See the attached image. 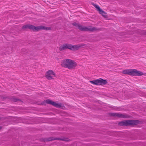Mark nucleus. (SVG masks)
I'll use <instances>...</instances> for the list:
<instances>
[{"mask_svg":"<svg viewBox=\"0 0 146 146\" xmlns=\"http://www.w3.org/2000/svg\"><path fill=\"white\" fill-rule=\"evenodd\" d=\"M61 65L63 67L71 69L75 68L77 65V63L73 60L66 59L62 61Z\"/></svg>","mask_w":146,"mask_h":146,"instance_id":"1","label":"nucleus"},{"mask_svg":"<svg viewBox=\"0 0 146 146\" xmlns=\"http://www.w3.org/2000/svg\"><path fill=\"white\" fill-rule=\"evenodd\" d=\"M80 46L79 45H73L69 44H65L61 45L59 47V49L62 51L67 49H69L71 50H78Z\"/></svg>","mask_w":146,"mask_h":146,"instance_id":"2","label":"nucleus"},{"mask_svg":"<svg viewBox=\"0 0 146 146\" xmlns=\"http://www.w3.org/2000/svg\"><path fill=\"white\" fill-rule=\"evenodd\" d=\"M22 28L23 29L29 28L34 31H38L42 29L48 30L50 29V27H46L43 26L36 27L34 26L30 25H24L23 27Z\"/></svg>","mask_w":146,"mask_h":146,"instance_id":"3","label":"nucleus"},{"mask_svg":"<svg viewBox=\"0 0 146 146\" xmlns=\"http://www.w3.org/2000/svg\"><path fill=\"white\" fill-rule=\"evenodd\" d=\"M73 25L78 27V29L82 31H95L97 30L95 27H88L83 26L78 24L74 23H73Z\"/></svg>","mask_w":146,"mask_h":146,"instance_id":"4","label":"nucleus"},{"mask_svg":"<svg viewBox=\"0 0 146 146\" xmlns=\"http://www.w3.org/2000/svg\"><path fill=\"white\" fill-rule=\"evenodd\" d=\"M139 122L138 120H125L119 122V124L121 126L133 125H137Z\"/></svg>","mask_w":146,"mask_h":146,"instance_id":"5","label":"nucleus"},{"mask_svg":"<svg viewBox=\"0 0 146 146\" xmlns=\"http://www.w3.org/2000/svg\"><path fill=\"white\" fill-rule=\"evenodd\" d=\"M90 82L92 84L96 85L106 84L107 83V81L101 78L95 80L93 81H90Z\"/></svg>","mask_w":146,"mask_h":146,"instance_id":"6","label":"nucleus"},{"mask_svg":"<svg viewBox=\"0 0 146 146\" xmlns=\"http://www.w3.org/2000/svg\"><path fill=\"white\" fill-rule=\"evenodd\" d=\"M129 75L132 76H141L144 75V74L142 72L138 71L136 69H130Z\"/></svg>","mask_w":146,"mask_h":146,"instance_id":"7","label":"nucleus"},{"mask_svg":"<svg viewBox=\"0 0 146 146\" xmlns=\"http://www.w3.org/2000/svg\"><path fill=\"white\" fill-rule=\"evenodd\" d=\"M56 76L55 73L52 70L48 71L46 73L45 77L49 80L54 79V77Z\"/></svg>","mask_w":146,"mask_h":146,"instance_id":"8","label":"nucleus"},{"mask_svg":"<svg viewBox=\"0 0 146 146\" xmlns=\"http://www.w3.org/2000/svg\"><path fill=\"white\" fill-rule=\"evenodd\" d=\"M45 102L47 104L52 105L56 108H60L62 107L61 104L57 103L56 102L52 101L49 99L46 100Z\"/></svg>","mask_w":146,"mask_h":146,"instance_id":"9","label":"nucleus"},{"mask_svg":"<svg viewBox=\"0 0 146 146\" xmlns=\"http://www.w3.org/2000/svg\"><path fill=\"white\" fill-rule=\"evenodd\" d=\"M111 115L113 116H116L120 118H126L127 117L126 115L119 113H112Z\"/></svg>","mask_w":146,"mask_h":146,"instance_id":"10","label":"nucleus"},{"mask_svg":"<svg viewBox=\"0 0 146 146\" xmlns=\"http://www.w3.org/2000/svg\"><path fill=\"white\" fill-rule=\"evenodd\" d=\"M99 13L102 15L104 17L106 18L107 17V14L101 9L99 11Z\"/></svg>","mask_w":146,"mask_h":146,"instance_id":"11","label":"nucleus"},{"mask_svg":"<svg viewBox=\"0 0 146 146\" xmlns=\"http://www.w3.org/2000/svg\"><path fill=\"white\" fill-rule=\"evenodd\" d=\"M130 69H126L122 71V73L123 74H128L129 75Z\"/></svg>","mask_w":146,"mask_h":146,"instance_id":"12","label":"nucleus"},{"mask_svg":"<svg viewBox=\"0 0 146 146\" xmlns=\"http://www.w3.org/2000/svg\"><path fill=\"white\" fill-rule=\"evenodd\" d=\"M93 6L95 8H96L97 10L99 11L101 9L100 8L99 6L95 4H93Z\"/></svg>","mask_w":146,"mask_h":146,"instance_id":"13","label":"nucleus"},{"mask_svg":"<svg viewBox=\"0 0 146 146\" xmlns=\"http://www.w3.org/2000/svg\"><path fill=\"white\" fill-rule=\"evenodd\" d=\"M2 128V127H0V129H1Z\"/></svg>","mask_w":146,"mask_h":146,"instance_id":"14","label":"nucleus"},{"mask_svg":"<svg viewBox=\"0 0 146 146\" xmlns=\"http://www.w3.org/2000/svg\"><path fill=\"white\" fill-rule=\"evenodd\" d=\"M145 34L146 35V33H145Z\"/></svg>","mask_w":146,"mask_h":146,"instance_id":"15","label":"nucleus"}]
</instances>
